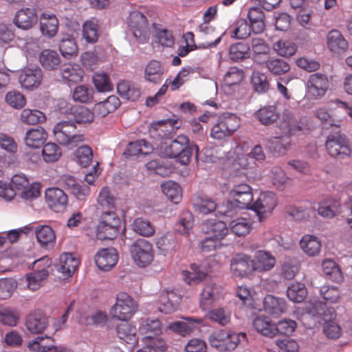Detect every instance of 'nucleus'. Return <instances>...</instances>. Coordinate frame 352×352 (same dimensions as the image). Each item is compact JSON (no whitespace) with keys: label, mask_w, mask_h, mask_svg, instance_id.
Listing matches in <instances>:
<instances>
[{"label":"nucleus","mask_w":352,"mask_h":352,"mask_svg":"<svg viewBox=\"0 0 352 352\" xmlns=\"http://www.w3.org/2000/svg\"><path fill=\"white\" fill-rule=\"evenodd\" d=\"M94 90L87 85L76 86L73 91L72 98L75 102L80 103H89L94 100Z\"/></svg>","instance_id":"nucleus-54"},{"label":"nucleus","mask_w":352,"mask_h":352,"mask_svg":"<svg viewBox=\"0 0 352 352\" xmlns=\"http://www.w3.org/2000/svg\"><path fill=\"white\" fill-rule=\"evenodd\" d=\"M173 130V126L170 121H160L153 124L149 129L150 135L162 142L168 140Z\"/></svg>","instance_id":"nucleus-32"},{"label":"nucleus","mask_w":352,"mask_h":352,"mask_svg":"<svg viewBox=\"0 0 352 352\" xmlns=\"http://www.w3.org/2000/svg\"><path fill=\"white\" fill-rule=\"evenodd\" d=\"M308 93L314 98H318L323 96L329 87V80L327 76L320 73L310 75L307 83Z\"/></svg>","instance_id":"nucleus-18"},{"label":"nucleus","mask_w":352,"mask_h":352,"mask_svg":"<svg viewBox=\"0 0 352 352\" xmlns=\"http://www.w3.org/2000/svg\"><path fill=\"white\" fill-rule=\"evenodd\" d=\"M280 128L283 131L280 136H274L269 139L267 146L274 153L285 154L290 145L289 138L302 130L296 119L290 112H285L280 123Z\"/></svg>","instance_id":"nucleus-2"},{"label":"nucleus","mask_w":352,"mask_h":352,"mask_svg":"<svg viewBox=\"0 0 352 352\" xmlns=\"http://www.w3.org/2000/svg\"><path fill=\"white\" fill-rule=\"evenodd\" d=\"M250 47L253 52V60L257 63H263L260 60V56H267L270 50L266 41L258 37L252 38Z\"/></svg>","instance_id":"nucleus-56"},{"label":"nucleus","mask_w":352,"mask_h":352,"mask_svg":"<svg viewBox=\"0 0 352 352\" xmlns=\"http://www.w3.org/2000/svg\"><path fill=\"white\" fill-rule=\"evenodd\" d=\"M322 272L324 276L329 280L340 283L344 276L338 265L331 259H324L322 263Z\"/></svg>","instance_id":"nucleus-43"},{"label":"nucleus","mask_w":352,"mask_h":352,"mask_svg":"<svg viewBox=\"0 0 352 352\" xmlns=\"http://www.w3.org/2000/svg\"><path fill=\"white\" fill-rule=\"evenodd\" d=\"M130 253L134 263L140 267H145L150 265L154 257L151 243L143 239L133 243L130 247Z\"/></svg>","instance_id":"nucleus-10"},{"label":"nucleus","mask_w":352,"mask_h":352,"mask_svg":"<svg viewBox=\"0 0 352 352\" xmlns=\"http://www.w3.org/2000/svg\"><path fill=\"white\" fill-rule=\"evenodd\" d=\"M51 261L47 257H43L34 263V270L28 274L26 280L30 289L35 291L39 289L49 276L48 268Z\"/></svg>","instance_id":"nucleus-11"},{"label":"nucleus","mask_w":352,"mask_h":352,"mask_svg":"<svg viewBox=\"0 0 352 352\" xmlns=\"http://www.w3.org/2000/svg\"><path fill=\"white\" fill-rule=\"evenodd\" d=\"M250 256L244 254L235 255L230 261V271L235 277L243 278L254 272Z\"/></svg>","instance_id":"nucleus-15"},{"label":"nucleus","mask_w":352,"mask_h":352,"mask_svg":"<svg viewBox=\"0 0 352 352\" xmlns=\"http://www.w3.org/2000/svg\"><path fill=\"white\" fill-rule=\"evenodd\" d=\"M118 261V254L116 249L102 248L95 256V262L99 269L109 271L113 267Z\"/></svg>","instance_id":"nucleus-19"},{"label":"nucleus","mask_w":352,"mask_h":352,"mask_svg":"<svg viewBox=\"0 0 352 352\" xmlns=\"http://www.w3.org/2000/svg\"><path fill=\"white\" fill-rule=\"evenodd\" d=\"M263 308L268 314L278 316L286 311L287 304L283 298L267 295L263 299Z\"/></svg>","instance_id":"nucleus-25"},{"label":"nucleus","mask_w":352,"mask_h":352,"mask_svg":"<svg viewBox=\"0 0 352 352\" xmlns=\"http://www.w3.org/2000/svg\"><path fill=\"white\" fill-rule=\"evenodd\" d=\"M47 133L42 126L28 129L24 136V143L30 148H39L47 140Z\"/></svg>","instance_id":"nucleus-23"},{"label":"nucleus","mask_w":352,"mask_h":352,"mask_svg":"<svg viewBox=\"0 0 352 352\" xmlns=\"http://www.w3.org/2000/svg\"><path fill=\"white\" fill-rule=\"evenodd\" d=\"M133 230L139 235L149 237L154 234L155 228L151 222L142 217L136 218L132 223Z\"/></svg>","instance_id":"nucleus-63"},{"label":"nucleus","mask_w":352,"mask_h":352,"mask_svg":"<svg viewBox=\"0 0 352 352\" xmlns=\"http://www.w3.org/2000/svg\"><path fill=\"white\" fill-rule=\"evenodd\" d=\"M252 260L254 271L258 272L270 271L274 267L276 262L275 256L265 250L256 251Z\"/></svg>","instance_id":"nucleus-20"},{"label":"nucleus","mask_w":352,"mask_h":352,"mask_svg":"<svg viewBox=\"0 0 352 352\" xmlns=\"http://www.w3.org/2000/svg\"><path fill=\"white\" fill-rule=\"evenodd\" d=\"M126 23L129 31L131 32L138 42L144 43L148 41L149 24L147 18L142 12L136 10L131 12Z\"/></svg>","instance_id":"nucleus-9"},{"label":"nucleus","mask_w":352,"mask_h":352,"mask_svg":"<svg viewBox=\"0 0 352 352\" xmlns=\"http://www.w3.org/2000/svg\"><path fill=\"white\" fill-rule=\"evenodd\" d=\"M110 223L105 221L98 222L96 227V236L100 240H113L118 232L120 223H116L113 219H111Z\"/></svg>","instance_id":"nucleus-31"},{"label":"nucleus","mask_w":352,"mask_h":352,"mask_svg":"<svg viewBox=\"0 0 352 352\" xmlns=\"http://www.w3.org/2000/svg\"><path fill=\"white\" fill-rule=\"evenodd\" d=\"M39 60L43 67L47 70H54L60 63L58 53L52 50H44L39 56Z\"/></svg>","instance_id":"nucleus-44"},{"label":"nucleus","mask_w":352,"mask_h":352,"mask_svg":"<svg viewBox=\"0 0 352 352\" xmlns=\"http://www.w3.org/2000/svg\"><path fill=\"white\" fill-rule=\"evenodd\" d=\"M97 202L98 210H116L115 205L116 198L108 186L102 188Z\"/></svg>","instance_id":"nucleus-41"},{"label":"nucleus","mask_w":352,"mask_h":352,"mask_svg":"<svg viewBox=\"0 0 352 352\" xmlns=\"http://www.w3.org/2000/svg\"><path fill=\"white\" fill-rule=\"evenodd\" d=\"M55 140L60 145L74 148L85 141L84 135L77 130L74 122L60 121L54 127Z\"/></svg>","instance_id":"nucleus-3"},{"label":"nucleus","mask_w":352,"mask_h":352,"mask_svg":"<svg viewBox=\"0 0 352 352\" xmlns=\"http://www.w3.org/2000/svg\"><path fill=\"white\" fill-rule=\"evenodd\" d=\"M318 213L322 217L332 219L340 213V204L336 199L327 197L320 202Z\"/></svg>","instance_id":"nucleus-27"},{"label":"nucleus","mask_w":352,"mask_h":352,"mask_svg":"<svg viewBox=\"0 0 352 352\" xmlns=\"http://www.w3.org/2000/svg\"><path fill=\"white\" fill-rule=\"evenodd\" d=\"M164 69L162 63L156 60H150L144 68L145 80L153 84H159L162 80Z\"/></svg>","instance_id":"nucleus-26"},{"label":"nucleus","mask_w":352,"mask_h":352,"mask_svg":"<svg viewBox=\"0 0 352 352\" xmlns=\"http://www.w3.org/2000/svg\"><path fill=\"white\" fill-rule=\"evenodd\" d=\"M20 319L19 311L11 307L0 306V323L10 327L16 326Z\"/></svg>","instance_id":"nucleus-51"},{"label":"nucleus","mask_w":352,"mask_h":352,"mask_svg":"<svg viewBox=\"0 0 352 352\" xmlns=\"http://www.w3.org/2000/svg\"><path fill=\"white\" fill-rule=\"evenodd\" d=\"M229 196L231 200L228 204L241 209L250 208L253 201L252 189L244 183L234 185Z\"/></svg>","instance_id":"nucleus-12"},{"label":"nucleus","mask_w":352,"mask_h":352,"mask_svg":"<svg viewBox=\"0 0 352 352\" xmlns=\"http://www.w3.org/2000/svg\"><path fill=\"white\" fill-rule=\"evenodd\" d=\"M116 332L120 339L128 344L135 346L138 344L137 329L134 325L122 322L117 325Z\"/></svg>","instance_id":"nucleus-38"},{"label":"nucleus","mask_w":352,"mask_h":352,"mask_svg":"<svg viewBox=\"0 0 352 352\" xmlns=\"http://www.w3.org/2000/svg\"><path fill=\"white\" fill-rule=\"evenodd\" d=\"M302 250L309 256H314L317 255L321 248L320 240L313 235H305L302 236L300 241Z\"/></svg>","instance_id":"nucleus-50"},{"label":"nucleus","mask_w":352,"mask_h":352,"mask_svg":"<svg viewBox=\"0 0 352 352\" xmlns=\"http://www.w3.org/2000/svg\"><path fill=\"white\" fill-rule=\"evenodd\" d=\"M38 16L33 8H22L18 10L14 18V23L20 29L28 30L36 24Z\"/></svg>","instance_id":"nucleus-22"},{"label":"nucleus","mask_w":352,"mask_h":352,"mask_svg":"<svg viewBox=\"0 0 352 352\" xmlns=\"http://www.w3.org/2000/svg\"><path fill=\"white\" fill-rule=\"evenodd\" d=\"M254 329L264 336L272 338L276 336L275 324L266 317H256L253 321Z\"/></svg>","instance_id":"nucleus-55"},{"label":"nucleus","mask_w":352,"mask_h":352,"mask_svg":"<svg viewBox=\"0 0 352 352\" xmlns=\"http://www.w3.org/2000/svg\"><path fill=\"white\" fill-rule=\"evenodd\" d=\"M48 324L47 317L39 310L29 314L25 318V327L32 333L38 334L43 332Z\"/></svg>","instance_id":"nucleus-21"},{"label":"nucleus","mask_w":352,"mask_h":352,"mask_svg":"<svg viewBox=\"0 0 352 352\" xmlns=\"http://www.w3.org/2000/svg\"><path fill=\"white\" fill-rule=\"evenodd\" d=\"M307 289L304 283L299 282L292 283L287 289V296L289 300L300 303L307 297Z\"/></svg>","instance_id":"nucleus-49"},{"label":"nucleus","mask_w":352,"mask_h":352,"mask_svg":"<svg viewBox=\"0 0 352 352\" xmlns=\"http://www.w3.org/2000/svg\"><path fill=\"white\" fill-rule=\"evenodd\" d=\"M325 147L331 157L339 160L349 159L352 155L351 142L344 135L331 134L328 135Z\"/></svg>","instance_id":"nucleus-7"},{"label":"nucleus","mask_w":352,"mask_h":352,"mask_svg":"<svg viewBox=\"0 0 352 352\" xmlns=\"http://www.w3.org/2000/svg\"><path fill=\"white\" fill-rule=\"evenodd\" d=\"M254 116L261 124L268 126L278 119L279 113L275 105H267L258 109Z\"/></svg>","instance_id":"nucleus-33"},{"label":"nucleus","mask_w":352,"mask_h":352,"mask_svg":"<svg viewBox=\"0 0 352 352\" xmlns=\"http://www.w3.org/2000/svg\"><path fill=\"white\" fill-rule=\"evenodd\" d=\"M250 46L243 42H237L232 44L228 50L229 58L234 62L243 60L249 56Z\"/></svg>","instance_id":"nucleus-53"},{"label":"nucleus","mask_w":352,"mask_h":352,"mask_svg":"<svg viewBox=\"0 0 352 352\" xmlns=\"http://www.w3.org/2000/svg\"><path fill=\"white\" fill-rule=\"evenodd\" d=\"M117 91L121 97L132 101L138 100L141 96L140 88L127 80L120 81L117 85Z\"/></svg>","instance_id":"nucleus-35"},{"label":"nucleus","mask_w":352,"mask_h":352,"mask_svg":"<svg viewBox=\"0 0 352 352\" xmlns=\"http://www.w3.org/2000/svg\"><path fill=\"white\" fill-rule=\"evenodd\" d=\"M99 25L96 19L86 21L82 26V36L87 43H94L99 38Z\"/></svg>","instance_id":"nucleus-48"},{"label":"nucleus","mask_w":352,"mask_h":352,"mask_svg":"<svg viewBox=\"0 0 352 352\" xmlns=\"http://www.w3.org/2000/svg\"><path fill=\"white\" fill-rule=\"evenodd\" d=\"M19 80L21 86L27 89L36 88L43 80V72L38 67H25L21 70Z\"/></svg>","instance_id":"nucleus-16"},{"label":"nucleus","mask_w":352,"mask_h":352,"mask_svg":"<svg viewBox=\"0 0 352 352\" xmlns=\"http://www.w3.org/2000/svg\"><path fill=\"white\" fill-rule=\"evenodd\" d=\"M41 31L43 36L54 37L58 30V20L55 14L43 13L40 18Z\"/></svg>","instance_id":"nucleus-29"},{"label":"nucleus","mask_w":352,"mask_h":352,"mask_svg":"<svg viewBox=\"0 0 352 352\" xmlns=\"http://www.w3.org/2000/svg\"><path fill=\"white\" fill-rule=\"evenodd\" d=\"M222 296V288L215 283H209L204 285L200 294V307L205 310L212 306Z\"/></svg>","instance_id":"nucleus-17"},{"label":"nucleus","mask_w":352,"mask_h":352,"mask_svg":"<svg viewBox=\"0 0 352 352\" xmlns=\"http://www.w3.org/2000/svg\"><path fill=\"white\" fill-rule=\"evenodd\" d=\"M241 119L236 115L226 113L221 115L210 129V135L212 139L223 140L231 137L240 127Z\"/></svg>","instance_id":"nucleus-6"},{"label":"nucleus","mask_w":352,"mask_h":352,"mask_svg":"<svg viewBox=\"0 0 352 352\" xmlns=\"http://www.w3.org/2000/svg\"><path fill=\"white\" fill-rule=\"evenodd\" d=\"M35 234L38 243L43 248H53L56 243V234L50 226H39L36 227Z\"/></svg>","instance_id":"nucleus-28"},{"label":"nucleus","mask_w":352,"mask_h":352,"mask_svg":"<svg viewBox=\"0 0 352 352\" xmlns=\"http://www.w3.org/2000/svg\"><path fill=\"white\" fill-rule=\"evenodd\" d=\"M139 331L142 335L159 336L162 332V326L158 319H145L142 320L139 327Z\"/></svg>","instance_id":"nucleus-52"},{"label":"nucleus","mask_w":352,"mask_h":352,"mask_svg":"<svg viewBox=\"0 0 352 352\" xmlns=\"http://www.w3.org/2000/svg\"><path fill=\"white\" fill-rule=\"evenodd\" d=\"M120 105V99L111 95L104 100L96 103L94 107L96 114L100 117H104L110 113L115 111Z\"/></svg>","instance_id":"nucleus-34"},{"label":"nucleus","mask_w":352,"mask_h":352,"mask_svg":"<svg viewBox=\"0 0 352 352\" xmlns=\"http://www.w3.org/2000/svg\"><path fill=\"white\" fill-rule=\"evenodd\" d=\"M63 79L67 83H78L83 77L84 72L78 65L64 64L60 69Z\"/></svg>","instance_id":"nucleus-36"},{"label":"nucleus","mask_w":352,"mask_h":352,"mask_svg":"<svg viewBox=\"0 0 352 352\" xmlns=\"http://www.w3.org/2000/svg\"><path fill=\"white\" fill-rule=\"evenodd\" d=\"M277 204L276 195L272 192L267 191L261 192L250 208L256 212L259 221H262L268 214L272 213Z\"/></svg>","instance_id":"nucleus-13"},{"label":"nucleus","mask_w":352,"mask_h":352,"mask_svg":"<svg viewBox=\"0 0 352 352\" xmlns=\"http://www.w3.org/2000/svg\"><path fill=\"white\" fill-rule=\"evenodd\" d=\"M160 153L166 157L174 158L182 165H188L193 153L197 160L199 146L190 144L189 138L184 135H179L173 140H165L160 145Z\"/></svg>","instance_id":"nucleus-1"},{"label":"nucleus","mask_w":352,"mask_h":352,"mask_svg":"<svg viewBox=\"0 0 352 352\" xmlns=\"http://www.w3.org/2000/svg\"><path fill=\"white\" fill-rule=\"evenodd\" d=\"M264 62L267 70L273 75H283L290 70L289 63L280 58H268Z\"/></svg>","instance_id":"nucleus-58"},{"label":"nucleus","mask_w":352,"mask_h":352,"mask_svg":"<svg viewBox=\"0 0 352 352\" xmlns=\"http://www.w3.org/2000/svg\"><path fill=\"white\" fill-rule=\"evenodd\" d=\"M79 260L72 254L64 253L60 256L58 271L67 276H71L79 265Z\"/></svg>","instance_id":"nucleus-37"},{"label":"nucleus","mask_w":352,"mask_h":352,"mask_svg":"<svg viewBox=\"0 0 352 352\" xmlns=\"http://www.w3.org/2000/svg\"><path fill=\"white\" fill-rule=\"evenodd\" d=\"M195 210L203 214H208L215 211L217 204L216 201L208 196H199L194 200Z\"/></svg>","instance_id":"nucleus-46"},{"label":"nucleus","mask_w":352,"mask_h":352,"mask_svg":"<svg viewBox=\"0 0 352 352\" xmlns=\"http://www.w3.org/2000/svg\"><path fill=\"white\" fill-rule=\"evenodd\" d=\"M327 45L331 52L338 54L344 53L349 47L346 40L337 30H332L328 33Z\"/></svg>","instance_id":"nucleus-24"},{"label":"nucleus","mask_w":352,"mask_h":352,"mask_svg":"<svg viewBox=\"0 0 352 352\" xmlns=\"http://www.w3.org/2000/svg\"><path fill=\"white\" fill-rule=\"evenodd\" d=\"M179 300V297L174 292L163 293L158 300V310L165 314H170L177 309Z\"/></svg>","instance_id":"nucleus-30"},{"label":"nucleus","mask_w":352,"mask_h":352,"mask_svg":"<svg viewBox=\"0 0 352 352\" xmlns=\"http://www.w3.org/2000/svg\"><path fill=\"white\" fill-rule=\"evenodd\" d=\"M229 226L235 235L245 236L252 229V221L250 218L240 217L232 221Z\"/></svg>","instance_id":"nucleus-47"},{"label":"nucleus","mask_w":352,"mask_h":352,"mask_svg":"<svg viewBox=\"0 0 352 352\" xmlns=\"http://www.w3.org/2000/svg\"><path fill=\"white\" fill-rule=\"evenodd\" d=\"M163 193L173 204H178L182 200V194L180 186L174 182L168 181L162 184Z\"/></svg>","instance_id":"nucleus-57"},{"label":"nucleus","mask_w":352,"mask_h":352,"mask_svg":"<svg viewBox=\"0 0 352 352\" xmlns=\"http://www.w3.org/2000/svg\"><path fill=\"white\" fill-rule=\"evenodd\" d=\"M95 113L94 110L92 111L85 106H78L72 110L74 121L78 124H90L93 122Z\"/></svg>","instance_id":"nucleus-59"},{"label":"nucleus","mask_w":352,"mask_h":352,"mask_svg":"<svg viewBox=\"0 0 352 352\" xmlns=\"http://www.w3.org/2000/svg\"><path fill=\"white\" fill-rule=\"evenodd\" d=\"M138 305L128 294L122 292L118 294L116 302L111 307L110 314L113 318L127 321L136 313Z\"/></svg>","instance_id":"nucleus-8"},{"label":"nucleus","mask_w":352,"mask_h":352,"mask_svg":"<svg viewBox=\"0 0 352 352\" xmlns=\"http://www.w3.org/2000/svg\"><path fill=\"white\" fill-rule=\"evenodd\" d=\"M45 197L49 207L54 212H60L66 209L68 204V197L60 188H47Z\"/></svg>","instance_id":"nucleus-14"},{"label":"nucleus","mask_w":352,"mask_h":352,"mask_svg":"<svg viewBox=\"0 0 352 352\" xmlns=\"http://www.w3.org/2000/svg\"><path fill=\"white\" fill-rule=\"evenodd\" d=\"M185 320H187L188 323L182 321L174 322L168 325L169 329L182 336H186L190 335L193 331V323L199 324L203 322L202 319L193 317H187L185 318Z\"/></svg>","instance_id":"nucleus-39"},{"label":"nucleus","mask_w":352,"mask_h":352,"mask_svg":"<svg viewBox=\"0 0 352 352\" xmlns=\"http://www.w3.org/2000/svg\"><path fill=\"white\" fill-rule=\"evenodd\" d=\"M247 340L245 333H235L228 330H219L212 333L208 338L212 347L219 351H230L241 342Z\"/></svg>","instance_id":"nucleus-4"},{"label":"nucleus","mask_w":352,"mask_h":352,"mask_svg":"<svg viewBox=\"0 0 352 352\" xmlns=\"http://www.w3.org/2000/svg\"><path fill=\"white\" fill-rule=\"evenodd\" d=\"M205 232L209 237L220 241L228 234V228L223 221H208Z\"/></svg>","instance_id":"nucleus-42"},{"label":"nucleus","mask_w":352,"mask_h":352,"mask_svg":"<svg viewBox=\"0 0 352 352\" xmlns=\"http://www.w3.org/2000/svg\"><path fill=\"white\" fill-rule=\"evenodd\" d=\"M192 272L184 270L182 274L186 283L191 285L197 281L204 280L208 274V270L204 266L193 263L190 265Z\"/></svg>","instance_id":"nucleus-40"},{"label":"nucleus","mask_w":352,"mask_h":352,"mask_svg":"<svg viewBox=\"0 0 352 352\" xmlns=\"http://www.w3.org/2000/svg\"><path fill=\"white\" fill-rule=\"evenodd\" d=\"M93 82L100 92H107L113 89V85L107 74L97 72L93 76Z\"/></svg>","instance_id":"nucleus-64"},{"label":"nucleus","mask_w":352,"mask_h":352,"mask_svg":"<svg viewBox=\"0 0 352 352\" xmlns=\"http://www.w3.org/2000/svg\"><path fill=\"white\" fill-rule=\"evenodd\" d=\"M313 305V315H318L324 320L323 332L325 336L332 340L338 339L342 334L340 325L336 322V312L333 307H327L320 301H315Z\"/></svg>","instance_id":"nucleus-5"},{"label":"nucleus","mask_w":352,"mask_h":352,"mask_svg":"<svg viewBox=\"0 0 352 352\" xmlns=\"http://www.w3.org/2000/svg\"><path fill=\"white\" fill-rule=\"evenodd\" d=\"M153 150L152 145L144 139L131 142L127 147V153L131 156L140 154L146 155L151 153Z\"/></svg>","instance_id":"nucleus-62"},{"label":"nucleus","mask_w":352,"mask_h":352,"mask_svg":"<svg viewBox=\"0 0 352 352\" xmlns=\"http://www.w3.org/2000/svg\"><path fill=\"white\" fill-rule=\"evenodd\" d=\"M21 121L27 124H36L46 120L45 115L37 109H24L21 112Z\"/></svg>","instance_id":"nucleus-60"},{"label":"nucleus","mask_w":352,"mask_h":352,"mask_svg":"<svg viewBox=\"0 0 352 352\" xmlns=\"http://www.w3.org/2000/svg\"><path fill=\"white\" fill-rule=\"evenodd\" d=\"M143 341L145 346L136 352H165L167 349L166 342L162 338L146 336Z\"/></svg>","instance_id":"nucleus-45"},{"label":"nucleus","mask_w":352,"mask_h":352,"mask_svg":"<svg viewBox=\"0 0 352 352\" xmlns=\"http://www.w3.org/2000/svg\"><path fill=\"white\" fill-rule=\"evenodd\" d=\"M59 50L65 58L76 56L78 54V46L75 39L70 36L63 37L59 43Z\"/></svg>","instance_id":"nucleus-61"}]
</instances>
